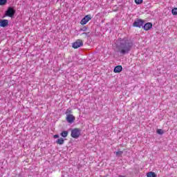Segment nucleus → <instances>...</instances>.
<instances>
[{
  "label": "nucleus",
  "mask_w": 177,
  "mask_h": 177,
  "mask_svg": "<svg viewBox=\"0 0 177 177\" xmlns=\"http://www.w3.org/2000/svg\"><path fill=\"white\" fill-rule=\"evenodd\" d=\"M119 41L120 45L118 46V49L120 53H122V55L129 53L132 49V46H133V43L127 38L120 39Z\"/></svg>",
  "instance_id": "nucleus-1"
},
{
  "label": "nucleus",
  "mask_w": 177,
  "mask_h": 177,
  "mask_svg": "<svg viewBox=\"0 0 177 177\" xmlns=\"http://www.w3.org/2000/svg\"><path fill=\"white\" fill-rule=\"evenodd\" d=\"M71 136L73 139H78L81 136V129L78 128L72 129Z\"/></svg>",
  "instance_id": "nucleus-2"
},
{
  "label": "nucleus",
  "mask_w": 177,
  "mask_h": 177,
  "mask_svg": "<svg viewBox=\"0 0 177 177\" xmlns=\"http://www.w3.org/2000/svg\"><path fill=\"white\" fill-rule=\"evenodd\" d=\"M16 13V10L12 7H8L7 10L6 11L4 14L3 17H13L15 16V14Z\"/></svg>",
  "instance_id": "nucleus-3"
},
{
  "label": "nucleus",
  "mask_w": 177,
  "mask_h": 177,
  "mask_svg": "<svg viewBox=\"0 0 177 177\" xmlns=\"http://www.w3.org/2000/svg\"><path fill=\"white\" fill-rule=\"evenodd\" d=\"M145 24V21L140 19H137L134 21L133 24V27H138V28H142Z\"/></svg>",
  "instance_id": "nucleus-4"
},
{
  "label": "nucleus",
  "mask_w": 177,
  "mask_h": 177,
  "mask_svg": "<svg viewBox=\"0 0 177 177\" xmlns=\"http://www.w3.org/2000/svg\"><path fill=\"white\" fill-rule=\"evenodd\" d=\"M84 41L82 39H77L75 42L72 44V48L73 49H78V48H81V46H83Z\"/></svg>",
  "instance_id": "nucleus-5"
},
{
  "label": "nucleus",
  "mask_w": 177,
  "mask_h": 177,
  "mask_svg": "<svg viewBox=\"0 0 177 177\" xmlns=\"http://www.w3.org/2000/svg\"><path fill=\"white\" fill-rule=\"evenodd\" d=\"M90 20H92V17H91V15H86L80 21V24H82V26H85V24H86V23H88Z\"/></svg>",
  "instance_id": "nucleus-6"
},
{
  "label": "nucleus",
  "mask_w": 177,
  "mask_h": 177,
  "mask_svg": "<svg viewBox=\"0 0 177 177\" xmlns=\"http://www.w3.org/2000/svg\"><path fill=\"white\" fill-rule=\"evenodd\" d=\"M66 120L69 124H73V122L75 121V116H74L73 114L67 115Z\"/></svg>",
  "instance_id": "nucleus-7"
},
{
  "label": "nucleus",
  "mask_w": 177,
  "mask_h": 177,
  "mask_svg": "<svg viewBox=\"0 0 177 177\" xmlns=\"http://www.w3.org/2000/svg\"><path fill=\"white\" fill-rule=\"evenodd\" d=\"M9 26V21L8 19H1L0 21V27H7Z\"/></svg>",
  "instance_id": "nucleus-8"
},
{
  "label": "nucleus",
  "mask_w": 177,
  "mask_h": 177,
  "mask_svg": "<svg viewBox=\"0 0 177 177\" xmlns=\"http://www.w3.org/2000/svg\"><path fill=\"white\" fill-rule=\"evenodd\" d=\"M151 27H153V24L150 22H148L145 24V26H143V28L144 30H145V31H149V30H150Z\"/></svg>",
  "instance_id": "nucleus-9"
},
{
  "label": "nucleus",
  "mask_w": 177,
  "mask_h": 177,
  "mask_svg": "<svg viewBox=\"0 0 177 177\" xmlns=\"http://www.w3.org/2000/svg\"><path fill=\"white\" fill-rule=\"evenodd\" d=\"M122 71V66L119 65L115 67L113 69L114 73H121Z\"/></svg>",
  "instance_id": "nucleus-10"
},
{
  "label": "nucleus",
  "mask_w": 177,
  "mask_h": 177,
  "mask_svg": "<svg viewBox=\"0 0 177 177\" xmlns=\"http://www.w3.org/2000/svg\"><path fill=\"white\" fill-rule=\"evenodd\" d=\"M147 177H157V174L153 171H149L147 173Z\"/></svg>",
  "instance_id": "nucleus-11"
},
{
  "label": "nucleus",
  "mask_w": 177,
  "mask_h": 177,
  "mask_svg": "<svg viewBox=\"0 0 177 177\" xmlns=\"http://www.w3.org/2000/svg\"><path fill=\"white\" fill-rule=\"evenodd\" d=\"M56 143L57 145H64V139L63 138H60L56 141Z\"/></svg>",
  "instance_id": "nucleus-12"
},
{
  "label": "nucleus",
  "mask_w": 177,
  "mask_h": 177,
  "mask_svg": "<svg viewBox=\"0 0 177 177\" xmlns=\"http://www.w3.org/2000/svg\"><path fill=\"white\" fill-rule=\"evenodd\" d=\"M60 136L62 138H67V136H68V131H64L60 133Z\"/></svg>",
  "instance_id": "nucleus-13"
},
{
  "label": "nucleus",
  "mask_w": 177,
  "mask_h": 177,
  "mask_svg": "<svg viewBox=\"0 0 177 177\" xmlns=\"http://www.w3.org/2000/svg\"><path fill=\"white\" fill-rule=\"evenodd\" d=\"M82 35L83 36V38H89V37H91L89 32L82 33Z\"/></svg>",
  "instance_id": "nucleus-14"
},
{
  "label": "nucleus",
  "mask_w": 177,
  "mask_h": 177,
  "mask_svg": "<svg viewBox=\"0 0 177 177\" xmlns=\"http://www.w3.org/2000/svg\"><path fill=\"white\" fill-rule=\"evenodd\" d=\"M65 114L66 115L73 114V110L71 109L68 108V109H66Z\"/></svg>",
  "instance_id": "nucleus-15"
},
{
  "label": "nucleus",
  "mask_w": 177,
  "mask_h": 177,
  "mask_svg": "<svg viewBox=\"0 0 177 177\" xmlns=\"http://www.w3.org/2000/svg\"><path fill=\"white\" fill-rule=\"evenodd\" d=\"M171 13L174 16H177V8H174L171 10Z\"/></svg>",
  "instance_id": "nucleus-16"
},
{
  "label": "nucleus",
  "mask_w": 177,
  "mask_h": 177,
  "mask_svg": "<svg viewBox=\"0 0 177 177\" xmlns=\"http://www.w3.org/2000/svg\"><path fill=\"white\" fill-rule=\"evenodd\" d=\"M8 0H0V6H3V5H6Z\"/></svg>",
  "instance_id": "nucleus-17"
},
{
  "label": "nucleus",
  "mask_w": 177,
  "mask_h": 177,
  "mask_svg": "<svg viewBox=\"0 0 177 177\" xmlns=\"http://www.w3.org/2000/svg\"><path fill=\"white\" fill-rule=\"evenodd\" d=\"M115 154H116L117 157H119V156H122V154H124V151H118L115 152Z\"/></svg>",
  "instance_id": "nucleus-18"
},
{
  "label": "nucleus",
  "mask_w": 177,
  "mask_h": 177,
  "mask_svg": "<svg viewBox=\"0 0 177 177\" xmlns=\"http://www.w3.org/2000/svg\"><path fill=\"white\" fill-rule=\"evenodd\" d=\"M135 3L136 5H140V3H143V0H135Z\"/></svg>",
  "instance_id": "nucleus-19"
},
{
  "label": "nucleus",
  "mask_w": 177,
  "mask_h": 177,
  "mask_svg": "<svg viewBox=\"0 0 177 177\" xmlns=\"http://www.w3.org/2000/svg\"><path fill=\"white\" fill-rule=\"evenodd\" d=\"M156 132L158 133V135H162V133H164L162 129H158Z\"/></svg>",
  "instance_id": "nucleus-20"
},
{
  "label": "nucleus",
  "mask_w": 177,
  "mask_h": 177,
  "mask_svg": "<svg viewBox=\"0 0 177 177\" xmlns=\"http://www.w3.org/2000/svg\"><path fill=\"white\" fill-rule=\"evenodd\" d=\"M54 139H57L59 138V135L56 134L53 136Z\"/></svg>",
  "instance_id": "nucleus-21"
},
{
  "label": "nucleus",
  "mask_w": 177,
  "mask_h": 177,
  "mask_svg": "<svg viewBox=\"0 0 177 177\" xmlns=\"http://www.w3.org/2000/svg\"><path fill=\"white\" fill-rule=\"evenodd\" d=\"M82 30H83V31H86V27L84 26V27L82 28Z\"/></svg>",
  "instance_id": "nucleus-22"
}]
</instances>
